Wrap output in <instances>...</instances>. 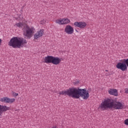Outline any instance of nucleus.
<instances>
[{"label":"nucleus","instance_id":"nucleus-1","mask_svg":"<svg viewBox=\"0 0 128 128\" xmlns=\"http://www.w3.org/2000/svg\"><path fill=\"white\" fill-rule=\"evenodd\" d=\"M60 95L68 96L72 98H80V97L83 100H88L90 98V91L86 88H78L72 87L68 90H63L59 92Z\"/></svg>","mask_w":128,"mask_h":128},{"label":"nucleus","instance_id":"nucleus-15","mask_svg":"<svg viewBox=\"0 0 128 128\" xmlns=\"http://www.w3.org/2000/svg\"><path fill=\"white\" fill-rule=\"evenodd\" d=\"M124 124L126 126H128V118L124 120Z\"/></svg>","mask_w":128,"mask_h":128},{"label":"nucleus","instance_id":"nucleus-10","mask_svg":"<svg viewBox=\"0 0 128 128\" xmlns=\"http://www.w3.org/2000/svg\"><path fill=\"white\" fill-rule=\"evenodd\" d=\"M44 30H40L36 32L34 35V40H38V38H42V36H44Z\"/></svg>","mask_w":128,"mask_h":128},{"label":"nucleus","instance_id":"nucleus-14","mask_svg":"<svg viewBox=\"0 0 128 128\" xmlns=\"http://www.w3.org/2000/svg\"><path fill=\"white\" fill-rule=\"evenodd\" d=\"M22 18H24V17H22V16L20 15L18 17V18H17L16 20H19V22H20V20H22Z\"/></svg>","mask_w":128,"mask_h":128},{"label":"nucleus","instance_id":"nucleus-20","mask_svg":"<svg viewBox=\"0 0 128 128\" xmlns=\"http://www.w3.org/2000/svg\"><path fill=\"white\" fill-rule=\"evenodd\" d=\"M106 76H108V74H106Z\"/></svg>","mask_w":128,"mask_h":128},{"label":"nucleus","instance_id":"nucleus-3","mask_svg":"<svg viewBox=\"0 0 128 128\" xmlns=\"http://www.w3.org/2000/svg\"><path fill=\"white\" fill-rule=\"evenodd\" d=\"M18 26V28H20L23 29L24 36L28 38H30L34 34V30L36 28L34 26H30L28 25H25L24 22H20L18 23H16L14 25Z\"/></svg>","mask_w":128,"mask_h":128},{"label":"nucleus","instance_id":"nucleus-17","mask_svg":"<svg viewBox=\"0 0 128 128\" xmlns=\"http://www.w3.org/2000/svg\"><path fill=\"white\" fill-rule=\"evenodd\" d=\"M125 94H128V88H126L124 89Z\"/></svg>","mask_w":128,"mask_h":128},{"label":"nucleus","instance_id":"nucleus-7","mask_svg":"<svg viewBox=\"0 0 128 128\" xmlns=\"http://www.w3.org/2000/svg\"><path fill=\"white\" fill-rule=\"evenodd\" d=\"M70 20L68 18H60L56 20V23L58 24H70Z\"/></svg>","mask_w":128,"mask_h":128},{"label":"nucleus","instance_id":"nucleus-9","mask_svg":"<svg viewBox=\"0 0 128 128\" xmlns=\"http://www.w3.org/2000/svg\"><path fill=\"white\" fill-rule=\"evenodd\" d=\"M74 32V28L70 25H67L64 28V32L67 34H72Z\"/></svg>","mask_w":128,"mask_h":128},{"label":"nucleus","instance_id":"nucleus-12","mask_svg":"<svg viewBox=\"0 0 128 128\" xmlns=\"http://www.w3.org/2000/svg\"><path fill=\"white\" fill-rule=\"evenodd\" d=\"M108 93L111 96H118V90L115 88H110L108 90Z\"/></svg>","mask_w":128,"mask_h":128},{"label":"nucleus","instance_id":"nucleus-2","mask_svg":"<svg viewBox=\"0 0 128 128\" xmlns=\"http://www.w3.org/2000/svg\"><path fill=\"white\" fill-rule=\"evenodd\" d=\"M99 108L101 110H124V103L118 101L114 102L112 98H106L102 101L99 106Z\"/></svg>","mask_w":128,"mask_h":128},{"label":"nucleus","instance_id":"nucleus-18","mask_svg":"<svg viewBox=\"0 0 128 128\" xmlns=\"http://www.w3.org/2000/svg\"><path fill=\"white\" fill-rule=\"evenodd\" d=\"M2 39L0 38V46L2 44Z\"/></svg>","mask_w":128,"mask_h":128},{"label":"nucleus","instance_id":"nucleus-16","mask_svg":"<svg viewBox=\"0 0 128 128\" xmlns=\"http://www.w3.org/2000/svg\"><path fill=\"white\" fill-rule=\"evenodd\" d=\"M12 96H18V94L13 92Z\"/></svg>","mask_w":128,"mask_h":128},{"label":"nucleus","instance_id":"nucleus-13","mask_svg":"<svg viewBox=\"0 0 128 128\" xmlns=\"http://www.w3.org/2000/svg\"><path fill=\"white\" fill-rule=\"evenodd\" d=\"M40 22V24H46V20H44V19H43V20H41Z\"/></svg>","mask_w":128,"mask_h":128},{"label":"nucleus","instance_id":"nucleus-5","mask_svg":"<svg viewBox=\"0 0 128 128\" xmlns=\"http://www.w3.org/2000/svg\"><path fill=\"white\" fill-rule=\"evenodd\" d=\"M44 60L45 64H52L55 65L60 64L62 62L60 58L50 56L44 57Z\"/></svg>","mask_w":128,"mask_h":128},{"label":"nucleus","instance_id":"nucleus-21","mask_svg":"<svg viewBox=\"0 0 128 128\" xmlns=\"http://www.w3.org/2000/svg\"><path fill=\"white\" fill-rule=\"evenodd\" d=\"M21 12H22V10H21Z\"/></svg>","mask_w":128,"mask_h":128},{"label":"nucleus","instance_id":"nucleus-19","mask_svg":"<svg viewBox=\"0 0 128 128\" xmlns=\"http://www.w3.org/2000/svg\"><path fill=\"white\" fill-rule=\"evenodd\" d=\"M106 72H108V70H106Z\"/></svg>","mask_w":128,"mask_h":128},{"label":"nucleus","instance_id":"nucleus-6","mask_svg":"<svg viewBox=\"0 0 128 128\" xmlns=\"http://www.w3.org/2000/svg\"><path fill=\"white\" fill-rule=\"evenodd\" d=\"M74 26H75L76 28H78L80 30H84V28H86L88 24L85 22H74Z\"/></svg>","mask_w":128,"mask_h":128},{"label":"nucleus","instance_id":"nucleus-4","mask_svg":"<svg viewBox=\"0 0 128 128\" xmlns=\"http://www.w3.org/2000/svg\"><path fill=\"white\" fill-rule=\"evenodd\" d=\"M26 44V40L22 38L13 37L10 40L8 46L14 48H20Z\"/></svg>","mask_w":128,"mask_h":128},{"label":"nucleus","instance_id":"nucleus-11","mask_svg":"<svg viewBox=\"0 0 128 128\" xmlns=\"http://www.w3.org/2000/svg\"><path fill=\"white\" fill-rule=\"evenodd\" d=\"M10 110V108L6 106H2L0 104V116H2V113L4 112H8V110Z\"/></svg>","mask_w":128,"mask_h":128},{"label":"nucleus","instance_id":"nucleus-8","mask_svg":"<svg viewBox=\"0 0 128 128\" xmlns=\"http://www.w3.org/2000/svg\"><path fill=\"white\" fill-rule=\"evenodd\" d=\"M0 102H4V104H12V102H16V99L4 97L0 99Z\"/></svg>","mask_w":128,"mask_h":128}]
</instances>
